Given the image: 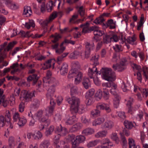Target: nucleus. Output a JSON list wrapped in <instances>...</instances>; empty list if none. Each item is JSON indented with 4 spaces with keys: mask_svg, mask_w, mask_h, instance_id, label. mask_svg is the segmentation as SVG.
Instances as JSON below:
<instances>
[{
    "mask_svg": "<svg viewBox=\"0 0 148 148\" xmlns=\"http://www.w3.org/2000/svg\"><path fill=\"white\" fill-rule=\"evenodd\" d=\"M97 68L95 66H93L92 68H89L88 74L90 78H93L94 74L96 73L97 75H100L101 74L102 79L108 81H113L116 79L115 73L112 71L111 69L103 68L99 72L97 71Z\"/></svg>",
    "mask_w": 148,
    "mask_h": 148,
    "instance_id": "f257e3e1",
    "label": "nucleus"
},
{
    "mask_svg": "<svg viewBox=\"0 0 148 148\" xmlns=\"http://www.w3.org/2000/svg\"><path fill=\"white\" fill-rule=\"evenodd\" d=\"M66 101L71 105V110L73 113L78 112L79 114H82L85 112L86 107L85 105H80V101L79 99L75 97L71 98L68 97Z\"/></svg>",
    "mask_w": 148,
    "mask_h": 148,
    "instance_id": "f03ea898",
    "label": "nucleus"
},
{
    "mask_svg": "<svg viewBox=\"0 0 148 148\" xmlns=\"http://www.w3.org/2000/svg\"><path fill=\"white\" fill-rule=\"evenodd\" d=\"M103 87L107 88L111 87L110 90V93L114 96L113 103L114 107L117 108L119 106L121 98L119 95V90L117 88V85L115 84L110 82L103 83L102 84Z\"/></svg>",
    "mask_w": 148,
    "mask_h": 148,
    "instance_id": "7ed1b4c3",
    "label": "nucleus"
},
{
    "mask_svg": "<svg viewBox=\"0 0 148 148\" xmlns=\"http://www.w3.org/2000/svg\"><path fill=\"white\" fill-rule=\"evenodd\" d=\"M94 47L93 43L90 44L87 42L86 44V50L85 53H82V52L76 51L73 53H71L69 56V58L71 59H75L77 58L79 56H81L82 58L84 59L85 58H88L90 55V51L92 50Z\"/></svg>",
    "mask_w": 148,
    "mask_h": 148,
    "instance_id": "20e7f679",
    "label": "nucleus"
},
{
    "mask_svg": "<svg viewBox=\"0 0 148 148\" xmlns=\"http://www.w3.org/2000/svg\"><path fill=\"white\" fill-rule=\"evenodd\" d=\"M51 73L49 71L47 72L46 77H44L43 79V81L44 83V86H47V85L46 84H53L51 86H51L48 89V93L47 95V97H49V96H51L54 92L55 88L54 85L56 84V79L53 77H51Z\"/></svg>",
    "mask_w": 148,
    "mask_h": 148,
    "instance_id": "39448f33",
    "label": "nucleus"
},
{
    "mask_svg": "<svg viewBox=\"0 0 148 148\" xmlns=\"http://www.w3.org/2000/svg\"><path fill=\"white\" fill-rule=\"evenodd\" d=\"M53 107L52 106L47 107L45 112L42 111L38 112L35 114L36 118L40 122H44L47 119L49 116L53 114Z\"/></svg>",
    "mask_w": 148,
    "mask_h": 148,
    "instance_id": "423d86ee",
    "label": "nucleus"
},
{
    "mask_svg": "<svg viewBox=\"0 0 148 148\" xmlns=\"http://www.w3.org/2000/svg\"><path fill=\"white\" fill-rule=\"evenodd\" d=\"M69 138L71 141L72 148H76L80 143L84 142L86 140L85 137L82 135L76 136L72 134L69 136Z\"/></svg>",
    "mask_w": 148,
    "mask_h": 148,
    "instance_id": "0eeeda50",
    "label": "nucleus"
},
{
    "mask_svg": "<svg viewBox=\"0 0 148 148\" xmlns=\"http://www.w3.org/2000/svg\"><path fill=\"white\" fill-rule=\"evenodd\" d=\"M68 78L75 77L74 82L76 84H79L81 82L82 78V74L77 70L71 69L69 72Z\"/></svg>",
    "mask_w": 148,
    "mask_h": 148,
    "instance_id": "6e6552de",
    "label": "nucleus"
},
{
    "mask_svg": "<svg viewBox=\"0 0 148 148\" xmlns=\"http://www.w3.org/2000/svg\"><path fill=\"white\" fill-rule=\"evenodd\" d=\"M35 91L32 92L27 91L26 90H22L21 93L20 99L21 100L25 101H28L31 100V98L34 97Z\"/></svg>",
    "mask_w": 148,
    "mask_h": 148,
    "instance_id": "1a4fd4ad",
    "label": "nucleus"
},
{
    "mask_svg": "<svg viewBox=\"0 0 148 148\" xmlns=\"http://www.w3.org/2000/svg\"><path fill=\"white\" fill-rule=\"evenodd\" d=\"M58 13L54 12L50 15L49 18L44 20L42 19H38L37 22L43 27H45L48 24L51 22L57 16Z\"/></svg>",
    "mask_w": 148,
    "mask_h": 148,
    "instance_id": "9d476101",
    "label": "nucleus"
},
{
    "mask_svg": "<svg viewBox=\"0 0 148 148\" xmlns=\"http://www.w3.org/2000/svg\"><path fill=\"white\" fill-rule=\"evenodd\" d=\"M91 30L93 31L94 34L95 36V39L96 40L97 42L101 40V39L99 38L97 39L96 36H102L104 34V32L99 27L96 26H94L91 27Z\"/></svg>",
    "mask_w": 148,
    "mask_h": 148,
    "instance_id": "9b49d317",
    "label": "nucleus"
},
{
    "mask_svg": "<svg viewBox=\"0 0 148 148\" xmlns=\"http://www.w3.org/2000/svg\"><path fill=\"white\" fill-rule=\"evenodd\" d=\"M126 61H121L119 65L114 64L112 66L114 70H116L119 71H121L125 69L126 68Z\"/></svg>",
    "mask_w": 148,
    "mask_h": 148,
    "instance_id": "f8f14e48",
    "label": "nucleus"
},
{
    "mask_svg": "<svg viewBox=\"0 0 148 148\" xmlns=\"http://www.w3.org/2000/svg\"><path fill=\"white\" fill-rule=\"evenodd\" d=\"M64 43V42H62L60 45V48L57 49L59 44L58 43H56L52 45L51 47L53 49H56V53L57 54H60L62 53L65 50V48L63 46V45Z\"/></svg>",
    "mask_w": 148,
    "mask_h": 148,
    "instance_id": "ddd939ff",
    "label": "nucleus"
},
{
    "mask_svg": "<svg viewBox=\"0 0 148 148\" xmlns=\"http://www.w3.org/2000/svg\"><path fill=\"white\" fill-rule=\"evenodd\" d=\"M97 108L100 110H105L107 112H110L111 111L109 105L105 103H99L97 106Z\"/></svg>",
    "mask_w": 148,
    "mask_h": 148,
    "instance_id": "4468645a",
    "label": "nucleus"
},
{
    "mask_svg": "<svg viewBox=\"0 0 148 148\" xmlns=\"http://www.w3.org/2000/svg\"><path fill=\"white\" fill-rule=\"evenodd\" d=\"M56 130L58 132V133L60 136H64L68 133V131L66 129L65 127L62 128L61 125H60L56 127Z\"/></svg>",
    "mask_w": 148,
    "mask_h": 148,
    "instance_id": "2eb2a0df",
    "label": "nucleus"
},
{
    "mask_svg": "<svg viewBox=\"0 0 148 148\" xmlns=\"http://www.w3.org/2000/svg\"><path fill=\"white\" fill-rule=\"evenodd\" d=\"M107 27H109L110 29H114L116 27V21L112 19H110L106 23Z\"/></svg>",
    "mask_w": 148,
    "mask_h": 148,
    "instance_id": "dca6fc26",
    "label": "nucleus"
},
{
    "mask_svg": "<svg viewBox=\"0 0 148 148\" xmlns=\"http://www.w3.org/2000/svg\"><path fill=\"white\" fill-rule=\"evenodd\" d=\"M55 61L54 59H51L49 60L44 63V65L46 66L45 67H43L44 70H45L50 68L51 65L53 66V68H54V65Z\"/></svg>",
    "mask_w": 148,
    "mask_h": 148,
    "instance_id": "f3484780",
    "label": "nucleus"
},
{
    "mask_svg": "<svg viewBox=\"0 0 148 148\" xmlns=\"http://www.w3.org/2000/svg\"><path fill=\"white\" fill-rule=\"evenodd\" d=\"M113 126V122L110 120L106 121L102 125V128L107 129L108 130L111 129Z\"/></svg>",
    "mask_w": 148,
    "mask_h": 148,
    "instance_id": "a211bd4d",
    "label": "nucleus"
},
{
    "mask_svg": "<svg viewBox=\"0 0 148 148\" xmlns=\"http://www.w3.org/2000/svg\"><path fill=\"white\" fill-rule=\"evenodd\" d=\"M108 132L105 130L99 131L96 133L95 136L97 138H101L106 137L107 135Z\"/></svg>",
    "mask_w": 148,
    "mask_h": 148,
    "instance_id": "6ab92c4d",
    "label": "nucleus"
},
{
    "mask_svg": "<svg viewBox=\"0 0 148 148\" xmlns=\"http://www.w3.org/2000/svg\"><path fill=\"white\" fill-rule=\"evenodd\" d=\"M32 13L31 8L29 6L24 7L23 14L27 17L30 16Z\"/></svg>",
    "mask_w": 148,
    "mask_h": 148,
    "instance_id": "aec40b11",
    "label": "nucleus"
},
{
    "mask_svg": "<svg viewBox=\"0 0 148 148\" xmlns=\"http://www.w3.org/2000/svg\"><path fill=\"white\" fill-rule=\"evenodd\" d=\"M103 96L105 100H107L109 99L110 94L108 89L106 87H103Z\"/></svg>",
    "mask_w": 148,
    "mask_h": 148,
    "instance_id": "412c9836",
    "label": "nucleus"
},
{
    "mask_svg": "<svg viewBox=\"0 0 148 148\" xmlns=\"http://www.w3.org/2000/svg\"><path fill=\"white\" fill-rule=\"evenodd\" d=\"M67 69L68 66L67 64L66 63H64L60 69L61 74L62 75H64L66 74L67 72Z\"/></svg>",
    "mask_w": 148,
    "mask_h": 148,
    "instance_id": "4be33fe9",
    "label": "nucleus"
},
{
    "mask_svg": "<svg viewBox=\"0 0 148 148\" xmlns=\"http://www.w3.org/2000/svg\"><path fill=\"white\" fill-rule=\"evenodd\" d=\"M25 27L28 29H29L31 27L34 28L35 27L34 21L32 19H29L28 22L25 23L24 25Z\"/></svg>",
    "mask_w": 148,
    "mask_h": 148,
    "instance_id": "5701e85b",
    "label": "nucleus"
},
{
    "mask_svg": "<svg viewBox=\"0 0 148 148\" xmlns=\"http://www.w3.org/2000/svg\"><path fill=\"white\" fill-rule=\"evenodd\" d=\"M100 142V140L99 139H96L95 140L91 141L88 143L87 144V147L88 148H91L93 147Z\"/></svg>",
    "mask_w": 148,
    "mask_h": 148,
    "instance_id": "b1692460",
    "label": "nucleus"
},
{
    "mask_svg": "<svg viewBox=\"0 0 148 148\" xmlns=\"http://www.w3.org/2000/svg\"><path fill=\"white\" fill-rule=\"evenodd\" d=\"M82 84L84 88L86 89H88L91 86V83L88 79L84 78L82 82Z\"/></svg>",
    "mask_w": 148,
    "mask_h": 148,
    "instance_id": "393cba45",
    "label": "nucleus"
},
{
    "mask_svg": "<svg viewBox=\"0 0 148 148\" xmlns=\"http://www.w3.org/2000/svg\"><path fill=\"white\" fill-rule=\"evenodd\" d=\"M105 119L103 117L95 119L92 122V125L96 126L101 124L104 122Z\"/></svg>",
    "mask_w": 148,
    "mask_h": 148,
    "instance_id": "a878e982",
    "label": "nucleus"
},
{
    "mask_svg": "<svg viewBox=\"0 0 148 148\" xmlns=\"http://www.w3.org/2000/svg\"><path fill=\"white\" fill-rule=\"evenodd\" d=\"M95 132L94 129L88 128L84 130L83 131L82 133L86 135H90L94 133Z\"/></svg>",
    "mask_w": 148,
    "mask_h": 148,
    "instance_id": "bb28decb",
    "label": "nucleus"
},
{
    "mask_svg": "<svg viewBox=\"0 0 148 148\" xmlns=\"http://www.w3.org/2000/svg\"><path fill=\"white\" fill-rule=\"evenodd\" d=\"M110 137L112 140L114 141L115 143L117 144L119 143V140L116 133L115 132L112 133L110 135Z\"/></svg>",
    "mask_w": 148,
    "mask_h": 148,
    "instance_id": "cd10ccee",
    "label": "nucleus"
},
{
    "mask_svg": "<svg viewBox=\"0 0 148 148\" xmlns=\"http://www.w3.org/2000/svg\"><path fill=\"white\" fill-rule=\"evenodd\" d=\"M76 120V116H73L67 118L66 121V123L67 125H71L73 124Z\"/></svg>",
    "mask_w": 148,
    "mask_h": 148,
    "instance_id": "c85d7f7f",
    "label": "nucleus"
},
{
    "mask_svg": "<svg viewBox=\"0 0 148 148\" xmlns=\"http://www.w3.org/2000/svg\"><path fill=\"white\" fill-rule=\"evenodd\" d=\"M88 26L89 23L88 22L86 23L85 24L80 25V27L83 28L82 33L85 34L88 32L89 31L88 28Z\"/></svg>",
    "mask_w": 148,
    "mask_h": 148,
    "instance_id": "c756f323",
    "label": "nucleus"
},
{
    "mask_svg": "<svg viewBox=\"0 0 148 148\" xmlns=\"http://www.w3.org/2000/svg\"><path fill=\"white\" fill-rule=\"evenodd\" d=\"M5 116L8 118V120L7 121L8 123V125L10 128H12L13 127V126L12 125V123L10 121V115L9 111H6Z\"/></svg>",
    "mask_w": 148,
    "mask_h": 148,
    "instance_id": "7c9ffc66",
    "label": "nucleus"
},
{
    "mask_svg": "<svg viewBox=\"0 0 148 148\" xmlns=\"http://www.w3.org/2000/svg\"><path fill=\"white\" fill-rule=\"evenodd\" d=\"M18 67L19 65L17 63L13 64L11 66V67L13 69L11 71V73L13 74L15 72L20 71L21 69L18 68Z\"/></svg>",
    "mask_w": 148,
    "mask_h": 148,
    "instance_id": "2f4dec72",
    "label": "nucleus"
},
{
    "mask_svg": "<svg viewBox=\"0 0 148 148\" xmlns=\"http://www.w3.org/2000/svg\"><path fill=\"white\" fill-rule=\"evenodd\" d=\"M38 78L39 77L37 76L36 74H35L29 76V77H27V80L28 82H30L33 80L34 82V84H35V83L36 82Z\"/></svg>",
    "mask_w": 148,
    "mask_h": 148,
    "instance_id": "473e14b6",
    "label": "nucleus"
},
{
    "mask_svg": "<svg viewBox=\"0 0 148 148\" xmlns=\"http://www.w3.org/2000/svg\"><path fill=\"white\" fill-rule=\"evenodd\" d=\"M124 124L126 127L128 129H131L135 124V123H132L131 122L125 120L124 122Z\"/></svg>",
    "mask_w": 148,
    "mask_h": 148,
    "instance_id": "72a5a7b5",
    "label": "nucleus"
},
{
    "mask_svg": "<svg viewBox=\"0 0 148 148\" xmlns=\"http://www.w3.org/2000/svg\"><path fill=\"white\" fill-rule=\"evenodd\" d=\"M103 92L101 89H99L96 92L95 94V97L97 100L101 99L103 97Z\"/></svg>",
    "mask_w": 148,
    "mask_h": 148,
    "instance_id": "f704fd0d",
    "label": "nucleus"
},
{
    "mask_svg": "<svg viewBox=\"0 0 148 148\" xmlns=\"http://www.w3.org/2000/svg\"><path fill=\"white\" fill-rule=\"evenodd\" d=\"M112 38L111 36L108 35H105L103 37V42L105 43L108 44L111 41Z\"/></svg>",
    "mask_w": 148,
    "mask_h": 148,
    "instance_id": "c9c22d12",
    "label": "nucleus"
},
{
    "mask_svg": "<svg viewBox=\"0 0 148 148\" xmlns=\"http://www.w3.org/2000/svg\"><path fill=\"white\" fill-rule=\"evenodd\" d=\"M27 121V119L24 117L20 118L18 122V125L20 126H23L26 124Z\"/></svg>",
    "mask_w": 148,
    "mask_h": 148,
    "instance_id": "e433bc0d",
    "label": "nucleus"
},
{
    "mask_svg": "<svg viewBox=\"0 0 148 148\" xmlns=\"http://www.w3.org/2000/svg\"><path fill=\"white\" fill-rule=\"evenodd\" d=\"M9 147L11 148H14L15 146L14 138L12 136L10 137L8 140Z\"/></svg>",
    "mask_w": 148,
    "mask_h": 148,
    "instance_id": "4c0bfd02",
    "label": "nucleus"
},
{
    "mask_svg": "<svg viewBox=\"0 0 148 148\" xmlns=\"http://www.w3.org/2000/svg\"><path fill=\"white\" fill-rule=\"evenodd\" d=\"M95 90L93 89H92L89 90L86 92V98H92L94 93Z\"/></svg>",
    "mask_w": 148,
    "mask_h": 148,
    "instance_id": "58836bf2",
    "label": "nucleus"
},
{
    "mask_svg": "<svg viewBox=\"0 0 148 148\" xmlns=\"http://www.w3.org/2000/svg\"><path fill=\"white\" fill-rule=\"evenodd\" d=\"M143 75L145 81L148 79V68L146 66L143 67Z\"/></svg>",
    "mask_w": 148,
    "mask_h": 148,
    "instance_id": "ea45409f",
    "label": "nucleus"
},
{
    "mask_svg": "<svg viewBox=\"0 0 148 148\" xmlns=\"http://www.w3.org/2000/svg\"><path fill=\"white\" fill-rule=\"evenodd\" d=\"M120 134L121 136L122 141V144L123 145V148H127V143L125 138L123 136V134L121 133H120Z\"/></svg>",
    "mask_w": 148,
    "mask_h": 148,
    "instance_id": "a19ab883",
    "label": "nucleus"
},
{
    "mask_svg": "<svg viewBox=\"0 0 148 148\" xmlns=\"http://www.w3.org/2000/svg\"><path fill=\"white\" fill-rule=\"evenodd\" d=\"M49 145V142L48 140L43 141L40 145V148H47Z\"/></svg>",
    "mask_w": 148,
    "mask_h": 148,
    "instance_id": "79ce46f5",
    "label": "nucleus"
},
{
    "mask_svg": "<svg viewBox=\"0 0 148 148\" xmlns=\"http://www.w3.org/2000/svg\"><path fill=\"white\" fill-rule=\"evenodd\" d=\"M70 86L71 87V95H73L77 92L78 88L76 86H73L72 85H70Z\"/></svg>",
    "mask_w": 148,
    "mask_h": 148,
    "instance_id": "37998d69",
    "label": "nucleus"
},
{
    "mask_svg": "<svg viewBox=\"0 0 148 148\" xmlns=\"http://www.w3.org/2000/svg\"><path fill=\"white\" fill-rule=\"evenodd\" d=\"M8 7L13 10H15L18 8V6L17 4L14 3H13L11 0V3L8 4H5Z\"/></svg>",
    "mask_w": 148,
    "mask_h": 148,
    "instance_id": "c03bdc74",
    "label": "nucleus"
},
{
    "mask_svg": "<svg viewBox=\"0 0 148 148\" xmlns=\"http://www.w3.org/2000/svg\"><path fill=\"white\" fill-rule=\"evenodd\" d=\"M128 144L129 148H133V147L136 145L134 140L132 138H129Z\"/></svg>",
    "mask_w": 148,
    "mask_h": 148,
    "instance_id": "a18cd8bd",
    "label": "nucleus"
},
{
    "mask_svg": "<svg viewBox=\"0 0 148 148\" xmlns=\"http://www.w3.org/2000/svg\"><path fill=\"white\" fill-rule=\"evenodd\" d=\"M54 4H53V2L51 1H49L47 4L46 8L48 12H50L52 10L53 6L54 5Z\"/></svg>",
    "mask_w": 148,
    "mask_h": 148,
    "instance_id": "49530a36",
    "label": "nucleus"
},
{
    "mask_svg": "<svg viewBox=\"0 0 148 148\" xmlns=\"http://www.w3.org/2000/svg\"><path fill=\"white\" fill-rule=\"evenodd\" d=\"M42 137V134L40 131H38L33 135V137L35 139H40Z\"/></svg>",
    "mask_w": 148,
    "mask_h": 148,
    "instance_id": "de8ad7c7",
    "label": "nucleus"
},
{
    "mask_svg": "<svg viewBox=\"0 0 148 148\" xmlns=\"http://www.w3.org/2000/svg\"><path fill=\"white\" fill-rule=\"evenodd\" d=\"M105 19L100 15L98 18H97L94 21V23L97 24H100L102 23L104 21Z\"/></svg>",
    "mask_w": 148,
    "mask_h": 148,
    "instance_id": "09e8293b",
    "label": "nucleus"
},
{
    "mask_svg": "<svg viewBox=\"0 0 148 148\" xmlns=\"http://www.w3.org/2000/svg\"><path fill=\"white\" fill-rule=\"evenodd\" d=\"M39 103L38 101L36 100L35 102H33L30 105V108L31 109L33 110L37 108L39 106Z\"/></svg>",
    "mask_w": 148,
    "mask_h": 148,
    "instance_id": "8fccbe9b",
    "label": "nucleus"
},
{
    "mask_svg": "<svg viewBox=\"0 0 148 148\" xmlns=\"http://www.w3.org/2000/svg\"><path fill=\"white\" fill-rule=\"evenodd\" d=\"M100 112L97 109H95L91 111V116L94 117H96L100 114Z\"/></svg>",
    "mask_w": 148,
    "mask_h": 148,
    "instance_id": "3c124183",
    "label": "nucleus"
},
{
    "mask_svg": "<svg viewBox=\"0 0 148 148\" xmlns=\"http://www.w3.org/2000/svg\"><path fill=\"white\" fill-rule=\"evenodd\" d=\"M98 58L99 56L97 55H95L92 57L91 60L95 65H96L99 64V62H98Z\"/></svg>",
    "mask_w": 148,
    "mask_h": 148,
    "instance_id": "603ef678",
    "label": "nucleus"
},
{
    "mask_svg": "<svg viewBox=\"0 0 148 148\" xmlns=\"http://www.w3.org/2000/svg\"><path fill=\"white\" fill-rule=\"evenodd\" d=\"M135 40V38L133 37H129L127 39V42L132 45H135L136 44Z\"/></svg>",
    "mask_w": 148,
    "mask_h": 148,
    "instance_id": "864d4df0",
    "label": "nucleus"
},
{
    "mask_svg": "<svg viewBox=\"0 0 148 148\" xmlns=\"http://www.w3.org/2000/svg\"><path fill=\"white\" fill-rule=\"evenodd\" d=\"M60 38V36L59 34H56V35H52L50 36V38H53L54 40H52L51 41L53 43L56 42L58 40V39Z\"/></svg>",
    "mask_w": 148,
    "mask_h": 148,
    "instance_id": "5fc2aeb1",
    "label": "nucleus"
},
{
    "mask_svg": "<svg viewBox=\"0 0 148 148\" xmlns=\"http://www.w3.org/2000/svg\"><path fill=\"white\" fill-rule=\"evenodd\" d=\"M82 126V125L81 123H77L73 125L72 127L73 131H75L80 129Z\"/></svg>",
    "mask_w": 148,
    "mask_h": 148,
    "instance_id": "6e6d98bb",
    "label": "nucleus"
},
{
    "mask_svg": "<svg viewBox=\"0 0 148 148\" xmlns=\"http://www.w3.org/2000/svg\"><path fill=\"white\" fill-rule=\"evenodd\" d=\"M65 144V142L64 141H61L60 142V145H57L56 148H70L68 146L66 145L64 146V145Z\"/></svg>",
    "mask_w": 148,
    "mask_h": 148,
    "instance_id": "4d7b16f0",
    "label": "nucleus"
},
{
    "mask_svg": "<svg viewBox=\"0 0 148 148\" xmlns=\"http://www.w3.org/2000/svg\"><path fill=\"white\" fill-rule=\"evenodd\" d=\"M5 124V119L4 116H0V127H3Z\"/></svg>",
    "mask_w": 148,
    "mask_h": 148,
    "instance_id": "13d9d810",
    "label": "nucleus"
},
{
    "mask_svg": "<svg viewBox=\"0 0 148 148\" xmlns=\"http://www.w3.org/2000/svg\"><path fill=\"white\" fill-rule=\"evenodd\" d=\"M54 129V127L53 126H51L45 132V133L46 135L48 136L51 134L53 132Z\"/></svg>",
    "mask_w": 148,
    "mask_h": 148,
    "instance_id": "bf43d9fd",
    "label": "nucleus"
},
{
    "mask_svg": "<svg viewBox=\"0 0 148 148\" xmlns=\"http://www.w3.org/2000/svg\"><path fill=\"white\" fill-rule=\"evenodd\" d=\"M4 98L0 100V104L5 107L7 106L8 102L7 100H4Z\"/></svg>",
    "mask_w": 148,
    "mask_h": 148,
    "instance_id": "052dcab7",
    "label": "nucleus"
},
{
    "mask_svg": "<svg viewBox=\"0 0 148 148\" xmlns=\"http://www.w3.org/2000/svg\"><path fill=\"white\" fill-rule=\"evenodd\" d=\"M25 104L23 102H21L19 105V111L21 112H22L24 111Z\"/></svg>",
    "mask_w": 148,
    "mask_h": 148,
    "instance_id": "680f3d73",
    "label": "nucleus"
},
{
    "mask_svg": "<svg viewBox=\"0 0 148 148\" xmlns=\"http://www.w3.org/2000/svg\"><path fill=\"white\" fill-rule=\"evenodd\" d=\"M78 11L81 16H83L85 14V10L82 6L79 7Z\"/></svg>",
    "mask_w": 148,
    "mask_h": 148,
    "instance_id": "e2e57ef3",
    "label": "nucleus"
},
{
    "mask_svg": "<svg viewBox=\"0 0 148 148\" xmlns=\"http://www.w3.org/2000/svg\"><path fill=\"white\" fill-rule=\"evenodd\" d=\"M72 68L71 69H75L77 70V69L78 68L79 66V63L77 62H75L72 63Z\"/></svg>",
    "mask_w": 148,
    "mask_h": 148,
    "instance_id": "0e129e2a",
    "label": "nucleus"
},
{
    "mask_svg": "<svg viewBox=\"0 0 148 148\" xmlns=\"http://www.w3.org/2000/svg\"><path fill=\"white\" fill-rule=\"evenodd\" d=\"M37 89L39 92H42L43 91L44 89L43 88L42 86L41 85V82L38 83L37 87Z\"/></svg>",
    "mask_w": 148,
    "mask_h": 148,
    "instance_id": "69168bd1",
    "label": "nucleus"
},
{
    "mask_svg": "<svg viewBox=\"0 0 148 148\" xmlns=\"http://www.w3.org/2000/svg\"><path fill=\"white\" fill-rule=\"evenodd\" d=\"M138 56L140 59V61H143L144 59L145 56L143 52L140 51L138 53Z\"/></svg>",
    "mask_w": 148,
    "mask_h": 148,
    "instance_id": "338daca9",
    "label": "nucleus"
},
{
    "mask_svg": "<svg viewBox=\"0 0 148 148\" xmlns=\"http://www.w3.org/2000/svg\"><path fill=\"white\" fill-rule=\"evenodd\" d=\"M133 102V99L132 98L130 97L127 100V107H130L132 104Z\"/></svg>",
    "mask_w": 148,
    "mask_h": 148,
    "instance_id": "774afa93",
    "label": "nucleus"
}]
</instances>
